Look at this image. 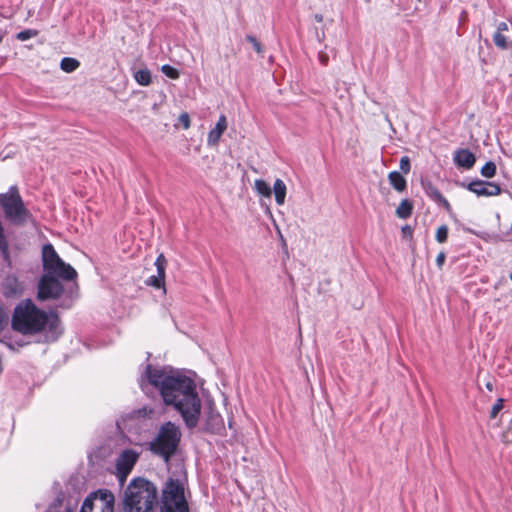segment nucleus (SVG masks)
Wrapping results in <instances>:
<instances>
[{
	"label": "nucleus",
	"instance_id": "nucleus-11",
	"mask_svg": "<svg viewBox=\"0 0 512 512\" xmlns=\"http://www.w3.org/2000/svg\"><path fill=\"white\" fill-rule=\"evenodd\" d=\"M464 186V184H462ZM465 187L475 193L477 196H496L501 192V188L498 184L493 182H487L483 180H475L465 185Z\"/></svg>",
	"mask_w": 512,
	"mask_h": 512
},
{
	"label": "nucleus",
	"instance_id": "nucleus-35",
	"mask_svg": "<svg viewBox=\"0 0 512 512\" xmlns=\"http://www.w3.org/2000/svg\"><path fill=\"white\" fill-rule=\"evenodd\" d=\"M445 259H446V256H445V253L444 252H440L437 257H436V264L438 267H442V265L444 264L445 262Z\"/></svg>",
	"mask_w": 512,
	"mask_h": 512
},
{
	"label": "nucleus",
	"instance_id": "nucleus-23",
	"mask_svg": "<svg viewBox=\"0 0 512 512\" xmlns=\"http://www.w3.org/2000/svg\"><path fill=\"white\" fill-rule=\"evenodd\" d=\"M222 422L221 416L219 413L210 409L207 415V426L209 429H215L220 426Z\"/></svg>",
	"mask_w": 512,
	"mask_h": 512
},
{
	"label": "nucleus",
	"instance_id": "nucleus-1",
	"mask_svg": "<svg viewBox=\"0 0 512 512\" xmlns=\"http://www.w3.org/2000/svg\"><path fill=\"white\" fill-rule=\"evenodd\" d=\"M148 384L158 389L164 403L177 410L189 429L198 425L202 405L193 379L166 367L147 365L140 382L142 390Z\"/></svg>",
	"mask_w": 512,
	"mask_h": 512
},
{
	"label": "nucleus",
	"instance_id": "nucleus-22",
	"mask_svg": "<svg viewBox=\"0 0 512 512\" xmlns=\"http://www.w3.org/2000/svg\"><path fill=\"white\" fill-rule=\"evenodd\" d=\"M136 82L142 86H148L151 83V73L148 69H141L135 72Z\"/></svg>",
	"mask_w": 512,
	"mask_h": 512
},
{
	"label": "nucleus",
	"instance_id": "nucleus-28",
	"mask_svg": "<svg viewBox=\"0 0 512 512\" xmlns=\"http://www.w3.org/2000/svg\"><path fill=\"white\" fill-rule=\"evenodd\" d=\"M37 34L38 32L36 30L27 29L17 33L16 38L20 41H26L30 38L37 36Z\"/></svg>",
	"mask_w": 512,
	"mask_h": 512
},
{
	"label": "nucleus",
	"instance_id": "nucleus-24",
	"mask_svg": "<svg viewBox=\"0 0 512 512\" xmlns=\"http://www.w3.org/2000/svg\"><path fill=\"white\" fill-rule=\"evenodd\" d=\"M496 174V165L494 162L489 161L481 168V175L486 178H492Z\"/></svg>",
	"mask_w": 512,
	"mask_h": 512
},
{
	"label": "nucleus",
	"instance_id": "nucleus-43",
	"mask_svg": "<svg viewBox=\"0 0 512 512\" xmlns=\"http://www.w3.org/2000/svg\"><path fill=\"white\" fill-rule=\"evenodd\" d=\"M487 388L491 391L492 390V385L490 383L487 384Z\"/></svg>",
	"mask_w": 512,
	"mask_h": 512
},
{
	"label": "nucleus",
	"instance_id": "nucleus-4",
	"mask_svg": "<svg viewBox=\"0 0 512 512\" xmlns=\"http://www.w3.org/2000/svg\"><path fill=\"white\" fill-rule=\"evenodd\" d=\"M157 503V487L144 478L132 480L126 488L123 501L125 512H155Z\"/></svg>",
	"mask_w": 512,
	"mask_h": 512
},
{
	"label": "nucleus",
	"instance_id": "nucleus-12",
	"mask_svg": "<svg viewBox=\"0 0 512 512\" xmlns=\"http://www.w3.org/2000/svg\"><path fill=\"white\" fill-rule=\"evenodd\" d=\"M166 265L167 260L165 259L163 254H160L155 260L157 274L152 275L148 278V280L146 281L147 285L153 286L155 288L164 287Z\"/></svg>",
	"mask_w": 512,
	"mask_h": 512
},
{
	"label": "nucleus",
	"instance_id": "nucleus-5",
	"mask_svg": "<svg viewBox=\"0 0 512 512\" xmlns=\"http://www.w3.org/2000/svg\"><path fill=\"white\" fill-rule=\"evenodd\" d=\"M181 435L180 428L176 424L170 421L166 422L150 442V450L168 463L178 449Z\"/></svg>",
	"mask_w": 512,
	"mask_h": 512
},
{
	"label": "nucleus",
	"instance_id": "nucleus-3",
	"mask_svg": "<svg viewBox=\"0 0 512 512\" xmlns=\"http://www.w3.org/2000/svg\"><path fill=\"white\" fill-rule=\"evenodd\" d=\"M42 264L44 274L39 280L37 298L41 301L56 299L64 291L60 279L74 280L77 272L59 257L50 243L42 247Z\"/></svg>",
	"mask_w": 512,
	"mask_h": 512
},
{
	"label": "nucleus",
	"instance_id": "nucleus-6",
	"mask_svg": "<svg viewBox=\"0 0 512 512\" xmlns=\"http://www.w3.org/2000/svg\"><path fill=\"white\" fill-rule=\"evenodd\" d=\"M0 207L5 218L14 225L22 226L31 218L17 186H11L6 193L0 194Z\"/></svg>",
	"mask_w": 512,
	"mask_h": 512
},
{
	"label": "nucleus",
	"instance_id": "nucleus-32",
	"mask_svg": "<svg viewBox=\"0 0 512 512\" xmlns=\"http://www.w3.org/2000/svg\"><path fill=\"white\" fill-rule=\"evenodd\" d=\"M247 40L252 44L253 48L258 52V53H261L262 52V46L261 44L257 41V39L253 36H247Z\"/></svg>",
	"mask_w": 512,
	"mask_h": 512
},
{
	"label": "nucleus",
	"instance_id": "nucleus-13",
	"mask_svg": "<svg viewBox=\"0 0 512 512\" xmlns=\"http://www.w3.org/2000/svg\"><path fill=\"white\" fill-rule=\"evenodd\" d=\"M453 161L457 167L469 170L475 165L476 157L468 149H457L453 153Z\"/></svg>",
	"mask_w": 512,
	"mask_h": 512
},
{
	"label": "nucleus",
	"instance_id": "nucleus-14",
	"mask_svg": "<svg viewBox=\"0 0 512 512\" xmlns=\"http://www.w3.org/2000/svg\"><path fill=\"white\" fill-rule=\"evenodd\" d=\"M227 129V119L225 115H221L216 123V126L208 133L207 144L209 146H216Z\"/></svg>",
	"mask_w": 512,
	"mask_h": 512
},
{
	"label": "nucleus",
	"instance_id": "nucleus-40",
	"mask_svg": "<svg viewBox=\"0 0 512 512\" xmlns=\"http://www.w3.org/2000/svg\"><path fill=\"white\" fill-rule=\"evenodd\" d=\"M315 20H316L317 22H322V20H323V16H322V15H320V14H316V15H315Z\"/></svg>",
	"mask_w": 512,
	"mask_h": 512
},
{
	"label": "nucleus",
	"instance_id": "nucleus-39",
	"mask_svg": "<svg viewBox=\"0 0 512 512\" xmlns=\"http://www.w3.org/2000/svg\"><path fill=\"white\" fill-rule=\"evenodd\" d=\"M402 231H403L404 234H406V233L410 234L411 233V228L409 226H405V227L402 228Z\"/></svg>",
	"mask_w": 512,
	"mask_h": 512
},
{
	"label": "nucleus",
	"instance_id": "nucleus-26",
	"mask_svg": "<svg viewBox=\"0 0 512 512\" xmlns=\"http://www.w3.org/2000/svg\"><path fill=\"white\" fill-rule=\"evenodd\" d=\"M447 237L448 227L446 225H441L440 227H438L435 235L437 242L444 243L447 240Z\"/></svg>",
	"mask_w": 512,
	"mask_h": 512
},
{
	"label": "nucleus",
	"instance_id": "nucleus-7",
	"mask_svg": "<svg viewBox=\"0 0 512 512\" xmlns=\"http://www.w3.org/2000/svg\"><path fill=\"white\" fill-rule=\"evenodd\" d=\"M160 512H189L184 486L179 480L170 479L162 492Z\"/></svg>",
	"mask_w": 512,
	"mask_h": 512
},
{
	"label": "nucleus",
	"instance_id": "nucleus-19",
	"mask_svg": "<svg viewBox=\"0 0 512 512\" xmlns=\"http://www.w3.org/2000/svg\"><path fill=\"white\" fill-rule=\"evenodd\" d=\"M254 190L262 197L270 198L272 195V189L270 185L263 179H256L254 181Z\"/></svg>",
	"mask_w": 512,
	"mask_h": 512
},
{
	"label": "nucleus",
	"instance_id": "nucleus-29",
	"mask_svg": "<svg viewBox=\"0 0 512 512\" xmlns=\"http://www.w3.org/2000/svg\"><path fill=\"white\" fill-rule=\"evenodd\" d=\"M502 409H503V399H498L491 409L490 417L495 418Z\"/></svg>",
	"mask_w": 512,
	"mask_h": 512
},
{
	"label": "nucleus",
	"instance_id": "nucleus-30",
	"mask_svg": "<svg viewBox=\"0 0 512 512\" xmlns=\"http://www.w3.org/2000/svg\"><path fill=\"white\" fill-rule=\"evenodd\" d=\"M399 166H400V170L403 173H405V174L409 173L410 168H411L409 158L407 156H403L400 159V165Z\"/></svg>",
	"mask_w": 512,
	"mask_h": 512
},
{
	"label": "nucleus",
	"instance_id": "nucleus-33",
	"mask_svg": "<svg viewBox=\"0 0 512 512\" xmlns=\"http://www.w3.org/2000/svg\"><path fill=\"white\" fill-rule=\"evenodd\" d=\"M0 250L4 254L7 253L8 250V243L6 241L4 234H0Z\"/></svg>",
	"mask_w": 512,
	"mask_h": 512
},
{
	"label": "nucleus",
	"instance_id": "nucleus-21",
	"mask_svg": "<svg viewBox=\"0 0 512 512\" xmlns=\"http://www.w3.org/2000/svg\"><path fill=\"white\" fill-rule=\"evenodd\" d=\"M79 66L80 62L71 57H64L60 62V68L66 73L75 71Z\"/></svg>",
	"mask_w": 512,
	"mask_h": 512
},
{
	"label": "nucleus",
	"instance_id": "nucleus-8",
	"mask_svg": "<svg viewBox=\"0 0 512 512\" xmlns=\"http://www.w3.org/2000/svg\"><path fill=\"white\" fill-rule=\"evenodd\" d=\"M115 497L107 489L91 493L83 502L80 512H114Z\"/></svg>",
	"mask_w": 512,
	"mask_h": 512
},
{
	"label": "nucleus",
	"instance_id": "nucleus-16",
	"mask_svg": "<svg viewBox=\"0 0 512 512\" xmlns=\"http://www.w3.org/2000/svg\"><path fill=\"white\" fill-rule=\"evenodd\" d=\"M4 294L7 296H14L21 293L23 287L18 282L15 276H7L4 280Z\"/></svg>",
	"mask_w": 512,
	"mask_h": 512
},
{
	"label": "nucleus",
	"instance_id": "nucleus-34",
	"mask_svg": "<svg viewBox=\"0 0 512 512\" xmlns=\"http://www.w3.org/2000/svg\"><path fill=\"white\" fill-rule=\"evenodd\" d=\"M318 59L319 62L324 66H326L329 62V56L325 52H319Z\"/></svg>",
	"mask_w": 512,
	"mask_h": 512
},
{
	"label": "nucleus",
	"instance_id": "nucleus-37",
	"mask_svg": "<svg viewBox=\"0 0 512 512\" xmlns=\"http://www.w3.org/2000/svg\"><path fill=\"white\" fill-rule=\"evenodd\" d=\"M152 409H147V408H143L141 410H139V414L142 415V416H150V414H152Z\"/></svg>",
	"mask_w": 512,
	"mask_h": 512
},
{
	"label": "nucleus",
	"instance_id": "nucleus-2",
	"mask_svg": "<svg viewBox=\"0 0 512 512\" xmlns=\"http://www.w3.org/2000/svg\"><path fill=\"white\" fill-rule=\"evenodd\" d=\"M11 328L22 335L44 333L50 342L57 340L62 333L58 316L40 309L31 299L21 300L15 306Z\"/></svg>",
	"mask_w": 512,
	"mask_h": 512
},
{
	"label": "nucleus",
	"instance_id": "nucleus-18",
	"mask_svg": "<svg viewBox=\"0 0 512 512\" xmlns=\"http://www.w3.org/2000/svg\"><path fill=\"white\" fill-rule=\"evenodd\" d=\"M388 179H389L390 184L392 185V187L395 190H397L399 192H402L405 190L406 180L398 171L390 172L388 175Z\"/></svg>",
	"mask_w": 512,
	"mask_h": 512
},
{
	"label": "nucleus",
	"instance_id": "nucleus-17",
	"mask_svg": "<svg viewBox=\"0 0 512 512\" xmlns=\"http://www.w3.org/2000/svg\"><path fill=\"white\" fill-rule=\"evenodd\" d=\"M273 192L276 203L278 205H283L285 203L287 187L286 184L281 179H276V181L274 182Z\"/></svg>",
	"mask_w": 512,
	"mask_h": 512
},
{
	"label": "nucleus",
	"instance_id": "nucleus-15",
	"mask_svg": "<svg viewBox=\"0 0 512 512\" xmlns=\"http://www.w3.org/2000/svg\"><path fill=\"white\" fill-rule=\"evenodd\" d=\"M427 195L438 204L442 205L446 211H451V205L448 200L441 194V192L432 184L427 185L425 188Z\"/></svg>",
	"mask_w": 512,
	"mask_h": 512
},
{
	"label": "nucleus",
	"instance_id": "nucleus-38",
	"mask_svg": "<svg viewBox=\"0 0 512 512\" xmlns=\"http://www.w3.org/2000/svg\"><path fill=\"white\" fill-rule=\"evenodd\" d=\"M502 441L505 443H509L512 441V438H510V435L508 432H505L502 434Z\"/></svg>",
	"mask_w": 512,
	"mask_h": 512
},
{
	"label": "nucleus",
	"instance_id": "nucleus-41",
	"mask_svg": "<svg viewBox=\"0 0 512 512\" xmlns=\"http://www.w3.org/2000/svg\"><path fill=\"white\" fill-rule=\"evenodd\" d=\"M65 301H66V304H64V305H62V306H63V307H66V308L70 307V306H71V303H72V300H71V299H68V300L66 299Z\"/></svg>",
	"mask_w": 512,
	"mask_h": 512
},
{
	"label": "nucleus",
	"instance_id": "nucleus-25",
	"mask_svg": "<svg viewBox=\"0 0 512 512\" xmlns=\"http://www.w3.org/2000/svg\"><path fill=\"white\" fill-rule=\"evenodd\" d=\"M493 41L495 45L500 49H506L508 47L507 38L504 33L495 32L493 35Z\"/></svg>",
	"mask_w": 512,
	"mask_h": 512
},
{
	"label": "nucleus",
	"instance_id": "nucleus-9",
	"mask_svg": "<svg viewBox=\"0 0 512 512\" xmlns=\"http://www.w3.org/2000/svg\"><path fill=\"white\" fill-rule=\"evenodd\" d=\"M140 453L134 449L123 450L116 459V476L121 484L125 482L138 461Z\"/></svg>",
	"mask_w": 512,
	"mask_h": 512
},
{
	"label": "nucleus",
	"instance_id": "nucleus-10",
	"mask_svg": "<svg viewBox=\"0 0 512 512\" xmlns=\"http://www.w3.org/2000/svg\"><path fill=\"white\" fill-rule=\"evenodd\" d=\"M11 321H9V315L6 309L0 305V342L5 344L11 350H15L21 347L23 344L17 341H13L11 337Z\"/></svg>",
	"mask_w": 512,
	"mask_h": 512
},
{
	"label": "nucleus",
	"instance_id": "nucleus-42",
	"mask_svg": "<svg viewBox=\"0 0 512 512\" xmlns=\"http://www.w3.org/2000/svg\"><path fill=\"white\" fill-rule=\"evenodd\" d=\"M464 231L478 235L476 232H474V231H473L472 229H470V228H464Z\"/></svg>",
	"mask_w": 512,
	"mask_h": 512
},
{
	"label": "nucleus",
	"instance_id": "nucleus-44",
	"mask_svg": "<svg viewBox=\"0 0 512 512\" xmlns=\"http://www.w3.org/2000/svg\"><path fill=\"white\" fill-rule=\"evenodd\" d=\"M509 278L512 281V272L509 274Z\"/></svg>",
	"mask_w": 512,
	"mask_h": 512
},
{
	"label": "nucleus",
	"instance_id": "nucleus-20",
	"mask_svg": "<svg viewBox=\"0 0 512 512\" xmlns=\"http://www.w3.org/2000/svg\"><path fill=\"white\" fill-rule=\"evenodd\" d=\"M412 210V203L409 200L404 199L400 202L399 206L397 207L396 215L401 219H406L410 217V215L412 214Z\"/></svg>",
	"mask_w": 512,
	"mask_h": 512
},
{
	"label": "nucleus",
	"instance_id": "nucleus-36",
	"mask_svg": "<svg viewBox=\"0 0 512 512\" xmlns=\"http://www.w3.org/2000/svg\"><path fill=\"white\" fill-rule=\"evenodd\" d=\"M505 31H508V24L506 22L499 23L496 32L504 33Z\"/></svg>",
	"mask_w": 512,
	"mask_h": 512
},
{
	"label": "nucleus",
	"instance_id": "nucleus-27",
	"mask_svg": "<svg viewBox=\"0 0 512 512\" xmlns=\"http://www.w3.org/2000/svg\"><path fill=\"white\" fill-rule=\"evenodd\" d=\"M161 71H162V72H163L167 77H169V78H171V79H177V78H179V71H178L176 68H174V67H172V66H170V65H168V64L163 65V66L161 67Z\"/></svg>",
	"mask_w": 512,
	"mask_h": 512
},
{
	"label": "nucleus",
	"instance_id": "nucleus-31",
	"mask_svg": "<svg viewBox=\"0 0 512 512\" xmlns=\"http://www.w3.org/2000/svg\"><path fill=\"white\" fill-rule=\"evenodd\" d=\"M179 122L183 125L184 129H188L190 127V117L188 113L184 112L180 114Z\"/></svg>",
	"mask_w": 512,
	"mask_h": 512
}]
</instances>
